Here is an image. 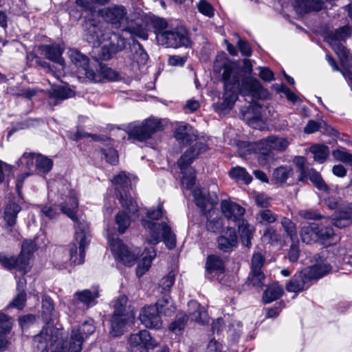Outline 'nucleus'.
<instances>
[{
	"mask_svg": "<svg viewBox=\"0 0 352 352\" xmlns=\"http://www.w3.org/2000/svg\"><path fill=\"white\" fill-rule=\"evenodd\" d=\"M58 206L60 210L74 223L75 243L70 248V260L75 265H80L84 263L85 248L89 243V224L76 215L78 208V200L77 193L72 189L71 185L67 183L58 185Z\"/></svg>",
	"mask_w": 352,
	"mask_h": 352,
	"instance_id": "nucleus-1",
	"label": "nucleus"
},
{
	"mask_svg": "<svg viewBox=\"0 0 352 352\" xmlns=\"http://www.w3.org/2000/svg\"><path fill=\"white\" fill-rule=\"evenodd\" d=\"M222 79L225 89L223 101L214 104L216 111L221 113H226L232 108L238 99L239 93L252 98L261 96L263 87L259 81L252 77H245L241 83V71L234 65L223 66Z\"/></svg>",
	"mask_w": 352,
	"mask_h": 352,
	"instance_id": "nucleus-2",
	"label": "nucleus"
},
{
	"mask_svg": "<svg viewBox=\"0 0 352 352\" xmlns=\"http://www.w3.org/2000/svg\"><path fill=\"white\" fill-rule=\"evenodd\" d=\"M65 336L63 329L48 325L43 327L41 332L36 335L33 343L41 352H80L83 340L78 336V331H72L69 342L64 340Z\"/></svg>",
	"mask_w": 352,
	"mask_h": 352,
	"instance_id": "nucleus-3",
	"label": "nucleus"
},
{
	"mask_svg": "<svg viewBox=\"0 0 352 352\" xmlns=\"http://www.w3.org/2000/svg\"><path fill=\"white\" fill-rule=\"evenodd\" d=\"M350 35L351 28L344 25L335 31L329 32L325 36L326 41L332 46L339 58L341 67L337 65L334 59L329 55H326V59L333 71L341 72L349 85V79L346 77L352 76V56L340 42L344 41Z\"/></svg>",
	"mask_w": 352,
	"mask_h": 352,
	"instance_id": "nucleus-4",
	"label": "nucleus"
},
{
	"mask_svg": "<svg viewBox=\"0 0 352 352\" xmlns=\"http://www.w3.org/2000/svg\"><path fill=\"white\" fill-rule=\"evenodd\" d=\"M289 144L287 138L271 135L258 141L254 144L246 142L239 144V154L240 156L245 157L248 154L250 153L251 150H258L259 151L258 162L261 165L265 166L274 159L272 150L283 152L286 150Z\"/></svg>",
	"mask_w": 352,
	"mask_h": 352,
	"instance_id": "nucleus-5",
	"label": "nucleus"
},
{
	"mask_svg": "<svg viewBox=\"0 0 352 352\" xmlns=\"http://www.w3.org/2000/svg\"><path fill=\"white\" fill-rule=\"evenodd\" d=\"M142 224L144 228L148 230V234L146 237V242L148 244L155 245L162 241L168 249L172 250L175 248V234L166 222L160 223L143 219Z\"/></svg>",
	"mask_w": 352,
	"mask_h": 352,
	"instance_id": "nucleus-6",
	"label": "nucleus"
},
{
	"mask_svg": "<svg viewBox=\"0 0 352 352\" xmlns=\"http://www.w3.org/2000/svg\"><path fill=\"white\" fill-rule=\"evenodd\" d=\"M208 148L207 145L203 142H196L190 146L179 158L177 162L183 177L182 178V184L186 189H190L195 182V173L193 170H189L186 172L188 166L196 159L201 153L205 152Z\"/></svg>",
	"mask_w": 352,
	"mask_h": 352,
	"instance_id": "nucleus-7",
	"label": "nucleus"
},
{
	"mask_svg": "<svg viewBox=\"0 0 352 352\" xmlns=\"http://www.w3.org/2000/svg\"><path fill=\"white\" fill-rule=\"evenodd\" d=\"M158 44L165 47L179 48L191 47L192 42L190 36V32L184 26H177L169 29L164 34H160L158 38Z\"/></svg>",
	"mask_w": 352,
	"mask_h": 352,
	"instance_id": "nucleus-8",
	"label": "nucleus"
},
{
	"mask_svg": "<svg viewBox=\"0 0 352 352\" xmlns=\"http://www.w3.org/2000/svg\"><path fill=\"white\" fill-rule=\"evenodd\" d=\"M163 129L161 120L155 118L144 120L141 124L131 123L127 126L129 135L140 142L146 140L151 136Z\"/></svg>",
	"mask_w": 352,
	"mask_h": 352,
	"instance_id": "nucleus-9",
	"label": "nucleus"
},
{
	"mask_svg": "<svg viewBox=\"0 0 352 352\" xmlns=\"http://www.w3.org/2000/svg\"><path fill=\"white\" fill-rule=\"evenodd\" d=\"M120 203L124 210L117 214L116 223L118 226L120 234H123L130 226L131 221H135L139 217L137 203L131 197L125 195V198L120 194Z\"/></svg>",
	"mask_w": 352,
	"mask_h": 352,
	"instance_id": "nucleus-10",
	"label": "nucleus"
},
{
	"mask_svg": "<svg viewBox=\"0 0 352 352\" xmlns=\"http://www.w3.org/2000/svg\"><path fill=\"white\" fill-rule=\"evenodd\" d=\"M108 241L115 258L125 265H133L139 254L137 249H132L124 245L118 238L109 236Z\"/></svg>",
	"mask_w": 352,
	"mask_h": 352,
	"instance_id": "nucleus-11",
	"label": "nucleus"
},
{
	"mask_svg": "<svg viewBox=\"0 0 352 352\" xmlns=\"http://www.w3.org/2000/svg\"><path fill=\"white\" fill-rule=\"evenodd\" d=\"M100 16L113 28H121L129 19L126 8L122 5L114 4L99 11Z\"/></svg>",
	"mask_w": 352,
	"mask_h": 352,
	"instance_id": "nucleus-12",
	"label": "nucleus"
},
{
	"mask_svg": "<svg viewBox=\"0 0 352 352\" xmlns=\"http://www.w3.org/2000/svg\"><path fill=\"white\" fill-rule=\"evenodd\" d=\"M313 261L314 263L305 270L311 281L321 278L332 270L330 259L326 256L325 252L314 255Z\"/></svg>",
	"mask_w": 352,
	"mask_h": 352,
	"instance_id": "nucleus-13",
	"label": "nucleus"
},
{
	"mask_svg": "<svg viewBox=\"0 0 352 352\" xmlns=\"http://www.w3.org/2000/svg\"><path fill=\"white\" fill-rule=\"evenodd\" d=\"M305 160L303 157H297L295 159V163L300 174L299 180L304 182L309 177L310 181L319 190L328 192L329 188L322 178L320 174L313 168L308 170L305 166Z\"/></svg>",
	"mask_w": 352,
	"mask_h": 352,
	"instance_id": "nucleus-14",
	"label": "nucleus"
},
{
	"mask_svg": "<svg viewBox=\"0 0 352 352\" xmlns=\"http://www.w3.org/2000/svg\"><path fill=\"white\" fill-rule=\"evenodd\" d=\"M86 78L94 82L106 81H117L120 79V74L115 70L102 63L98 64L95 69L86 72Z\"/></svg>",
	"mask_w": 352,
	"mask_h": 352,
	"instance_id": "nucleus-15",
	"label": "nucleus"
},
{
	"mask_svg": "<svg viewBox=\"0 0 352 352\" xmlns=\"http://www.w3.org/2000/svg\"><path fill=\"white\" fill-rule=\"evenodd\" d=\"M130 346L135 350L148 351L157 346V342L151 337L147 330H141L137 333H131L128 338Z\"/></svg>",
	"mask_w": 352,
	"mask_h": 352,
	"instance_id": "nucleus-16",
	"label": "nucleus"
},
{
	"mask_svg": "<svg viewBox=\"0 0 352 352\" xmlns=\"http://www.w3.org/2000/svg\"><path fill=\"white\" fill-rule=\"evenodd\" d=\"M134 316L132 314H112L110 318V334L113 337L123 335L131 323L133 322Z\"/></svg>",
	"mask_w": 352,
	"mask_h": 352,
	"instance_id": "nucleus-17",
	"label": "nucleus"
},
{
	"mask_svg": "<svg viewBox=\"0 0 352 352\" xmlns=\"http://www.w3.org/2000/svg\"><path fill=\"white\" fill-rule=\"evenodd\" d=\"M139 319L146 328L159 329L162 326V320L155 306L149 305L142 308Z\"/></svg>",
	"mask_w": 352,
	"mask_h": 352,
	"instance_id": "nucleus-18",
	"label": "nucleus"
},
{
	"mask_svg": "<svg viewBox=\"0 0 352 352\" xmlns=\"http://www.w3.org/2000/svg\"><path fill=\"white\" fill-rule=\"evenodd\" d=\"M261 109L262 107L257 103H252L247 107H243L241 109L242 119L250 126L259 129L263 124Z\"/></svg>",
	"mask_w": 352,
	"mask_h": 352,
	"instance_id": "nucleus-19",
	"label": "nucleus"
},
{
	"mask_svg": "<svg viewBox=\"0 0 352 352\" xmlns=\"http://www.w3.org/2000/svg\"><path fill=\"white\" fill-rule=\"evenodd\" d=\"M100 23L88 20L85 23V39L94 47L99 45L104 40Z\"/></svg>",
	"mask_w": 352,
	"mask_h": 352,
	"instance_id": "nucleus-20",
	"label": "nucleus"
},
{
	"mask_svg": "<svg viewBox=\"0 0 352 352\" xmlns=\"http://www.w3.org/2000/svg\"><path fill=\"white\" fill-rule=\"evenodd\" d=\"M331 223L339 228L349 226L352 223V203H345L339 206Z\"/></svg>",
	"mask_w": 352,
	"mask_h": 352,
	"instance_id": "nucleus-21",
	"label": "nucleus"
},
{
	"mask_svg": "<svg viewBox=\"0 0 352 352\" xmlns=\"http://www.w3.org/2000/svg\"><path fill=\"white\" fill-rule=\"evenodd\" d=\"M98 288L95 287L91 289L78 291L74 294L72 304H82L87 309L94 307L97 304V298L99 297Z\"/></svg>",
	"mask_w": 352,
	"mask_h": 352,
	"instance_id": "nucleus-22",
	"label": "nucleus"
},
{
	"mask_svg": "<svg viewBox=\"0 0 352 352\" xmlns=\"http://www.w3.org/2000/svg\"><path fill=\"white\" fill-rule=\"evenodd\" d=\"M221 209L224 216L230 221L236 222L241 221L245 213V209L231 201L223 200L221 202Z\"/></svg>",
	"mask_w": 352,
	"mask_h": 352,
	"instance_id": "nucleus-23",
	"label": "nucleus"
},
{
	"mask_svg": "<svg viewBox=\"0 0 352 352\" xmlns=\"http://www.w3.org/2000/svg\"><path fill=\"white\" fill-rule=\"evenodd\" d=\"M311 284V280L304 270L294 274L286 284L285 288L289 292L298 293L308 289Z\"/></svg>",
	"mask_w": 352,
	"mask_h": 352,
	"instance_id": "nucleus-24",
	"label": "nucleus"
},
{
	"mask_svg": "<svg viewBox=\"0 0 352 352\" xmlns=\"http://www.w3.org/2000/svg\"><path fill=\"white\" fill-rule=\"evenodd\" d=\"M25 261V259L23 260L19 255L18 257H15L0 254V263L5 268L16 269L23 274H25L30 270Z\"/></svg>",
	"mask_w": 352,
	"mask_h": 352,
	"instance_id": "nucleus-25",
	"label": "nucleus"
},
{
	"mask_svg": "<svg viewBox=\"0 0 352 352\" xmlns=\"http://www.w3.org/2000/svg\"><path fill=\"white\" fill-rule=\"evenodd\" d=\"M174 138L182 144L187 145L195 140L197 135L192 127L188 124L178 126L174 132Z\"/></svg>",
	"mask_w": 352,
	"mask_h": 352,
	"instance_id": "nucleus-26",
	"label": "nucleus"
},
{
	"mask_svg": "<svg viewBox=\"0 0 352 352\" xmlns=\"http://www.w3.org/2000/svg\"><path fill=\"white\" fill-rule=\"evenodd\" d=\"M41 49L47 59L63 66L65 61L62 58V54L63 52L64 47L61 45H42Z\"/></svg>",
	"mask_w": 352,
	"mask_h": 352,
	"instance_id": "nucleus-27",
	"label": "nucleus"
},
{
	"mask_svg": "<svg viewBox=\"0 0 352 352\" xmlns=\"http://www.w3.org/2000/svg\"><path fill=\"white\" fill-rule=\"evenodd\" d=\"M68 55L71 61L78 68L79 73L86 76V72L92 68L89 65L88 57L75 49H70Z\"/></svg>",
	"mask_w": 352,
	"mask_h": 352,
	"instance_id": "nucleus-28",
	"label": "nucleus"
},
{
	"mask_svg": "<svg viewBox=\"0 0 352 352\" xmlns=\"http://www.w3.org/2000/svg\"><path fill=\"white\" fill-rule=\"evenodd\" d=\"M218 247L223 252L231 251L237 243V235L234 229L228 228L225 235L218 238Z\"/></svg>",
	"mask_w": 352,
	"mask_h": 352,
	"instance_id": "nucleus-29",
	"label": "nucleus"
},
{
	"mask_svg": "<svg viewBox=\"0 0 352 352\" xmlns=\"http://www.w3.org/2000/svg\"><path fill=\"white\" fill-rule=\"evenodd\" d=\"M155 256L156 251L153 246L144 249L142 253V259L136 270L138 276H142L148 270Z\"/></svg>",
	"mask_w": 352,
	"mask_h": 352,
	"instance_id": "nucleus-30",
	"label": "nucleus"
},
{
	"mask_svg": "<svg viewBox=\"0 0 352 352\" xmlns=\"http://www.w3.org/2000/svg\"><path fill=\"white\" fill-rule=\"evenodd\" d=\"M54 314H55L54 304L52 299L47 295H43L42 296L41 316H42L43 320L46 322V325L44 326L43 327H45L48 325L54 326L50 322L53 320Z\"/></svg>",
	"mask_w": 352,
	"mask_h": 352,
	"instance_id": "nucleus-31",
	"label": "nucleus"
},
{
	"mask_svg": "<svg viewBox=\"0 0 352 352\" xmlns=\"http://www.w3.org/2000/svg\"><path fill=\"white\" fill-rule=\"evenodd\" d=\"M318 223H311L305 225L300 230V237L303 243L312 244L318 241V235H317Z\"/></svg>",
	"mask_w": 352,
	"mask_h": 352,
	"instance_id": "nucleus-32",
	"label": "nucleus"
},
{
	"mask_svg": "<svg viewBox=\"0 0 352 352\" xmlns=\"http://www.w3.org/2000/svg\"><path fill=\"white\" fill-rule=\"evenodd\" d=\"M112 183L116 186V190L118 191L117 197L119 199L120 198V194H122L124 198L126 195L128 197H131L126 193V190H128L129 186L131 185V181L124 173L122 172L115 176L112 179Z\"/></svg>",
	"mask_w": 352,
	"mask_h": 352,
	"instance_id": "nucleus-33",
	"label": "nucleus"
},
{
	"mask_svg": "<svg viewBox=\"0 0 352 352\" xmlns=\"http://www.w3.org/2000/svg\"><path fill=\"white\" fill-rule=\"evenodd\" d=\"M74 95L71 89L62 86H54L49 92L50 99L54 100V104H56L58 101L72 98Z\"/></svg>",
	"mask_w": 352,
	"mask_h": 352,
	"instance_id": "nucleus-34",
	"label": "nucleus"
},
{
	"mask_svg": "<svg viewBox=\"0 0 352 352\" xmlns=\"http://www.w3.org/2000/svg\"><path fill=\"white\" fill-rule=\"evenodd\" d=\"M206 269L208 274L223 273L224 271V262L222 258L217 255H209L206 259Z\"/></svg>",
	"mask_w": 352,
	"mask_h": 352,
	"instance_id": "nucleus-35",
	"label": "nucleus"
},
{
	"mask_svg": "<svg viewBox=\"0 0 352 352\" xmlns=\"http://www.w3.org/2000/svg\"><path fill=\"white\" fill-rule=\"evenodd\" d=\"M238 230L243 244L246 247H250L253 232H254V227L242 219L239 223Z\"/></svg>",
	"mask_w": 352,
	"mask_h": 352,
	"instance_id": "nucleus-36",
	"label": "nucleus"
},
{
	"mask_svg": "<svg viewBox=\"0 0 352 352\" xmlns=\"http://www.w3.org/2000/svg\"><path fill=\"white\" fill-rule=\"evenodd\" d=\"M20 210V206L16 203L10 202L6 206L3 218L7 226L12 227L15 224L17 214Z\"/></svg>",
	"mask_w": 352,
	"mask_h": 352,
	"instance_id": "nucleus-37",
	"label": "nucleus"
},
{
	"mask_svg": "<svg viewBox=\"0 0 352 352\" xmlns=\"http://www.w3.org/2000/svg\"><path fill=\"white\" fill-rule=\"evenodd\" d=\"M154 306L157 308L159 313L166 316H171L176 310V307L173 305L171 298L168 295L159 299Z\"/></svg>",
	"mask_w": 352,
	"mask_h": 352,
	"instance_id": "nucleus-38",
	"label": "nucleus"
},
{
	"mask_svg": "<svg viewBox=\"0 0 352 352\" xmlns=\"http://www.w3.org/2000/svg\"><path fill=\"white\" fill-rule=\"evenodd\" d=\"M123 33H126L127 35L129 34V38L133 40V43L137 42L133 39L134 36H137L142 40H147L148 36L146 29L142 24H135V25H129L123 28Z\"/></svg>",
	"mask_w": 352,
	"mask_h": 352,
	"instance_id": "nucleus-39",
	"label": "nucleus"
},
{
	"mask_svg": "<svg viewBox=\"0 0 352 352\" xmlns=\"http://www.w3.org/2000/svg\"><path fill=\"white\" fill-rule=\"evenodd\" d=\"M283 287L277 283L268 286L263 293V300L265 303H270L282 296Z\"/></svg>",
	"mask_w": 352,
	"mask_h": 352,
	"instance_id": "nucleus-40",
	"label": "nucleus"
},
{
	"mask_svg": "<svg viewBox=\"0 0 352 352\" xmlns=\"http://www.w3.org/2000/svg\"><path fill=\"white\" fill-rule=\"evenodd\" d=\"M188 307L195 309L190 312L191 319L199 323H204L206 320L207 313L204 307H201L199 303L195 300H191L188 303Z\"/></svg>",
	"mask_w": 352,
	"mask_h": 352,
	"instance_id": "nucleus-41",
	"label": "nucleus"
},
{
	"mask_svg": "<svg viewBox=\"0 0 352 352\" xmlns=\"http://www.w3.org/2000/svg\"><path fill=\"white\" fill-rule=\"evenodd\" d=\"M132 51H134L133 54V61L136 63L139 67L144 65L148 59V56L144 50L143 46L139 42L134 43Z\"/></svg>",
	"mask_w": 352,
	"mask_h": 352,
	"instance_id": "nucleus-42",
	"label": "nucleus"
},
{
	"mask_svg": "<svg viewBox=\"0 0 352 352\" xmlns=\"http://www.w3.org/2000/svg\"><path fill=\"white\" fill-rule=\"evenodd\" d=\"M331 224V223L330 224L318 223L317 235H318V241L324 243L333 237L335 233Z\"/></svg>",
	"mask_w": 352,
	"mask_h": 352,
	"instance_id": "nucleus-43",
	"label": "nucleus"
},
{
	"mask_svg": "<svg viewBox=\"0 0 352 352\" xmlns=\"http://www.w3.org/2000/svg\"><path fill=\"white\" fill-rule=\"evenodd\" d=\"M315 161L323 163L329 154V148L324 144H314L310 148Z\"/></svg>",
	"mask_w": 352,
	"mask_h": 352,
	"instance_id": "nucleus-44",
	"label": "nucleus"
},
{
	"mask_svg": "<svg viewBox=\"0 0 352 352\" xmlns=\"http://www.w3.org/2000/svg\"><path fill=\"white\" fill-rule=\"evenodd\" d=\"M230 176L238 181H242L245 184H249L252 180V176L247 172L245 168L241 166H236L230 170Z\"/></svg>",
	"mask_w": 352,
	"mask_h": 352,
	"instance_id": "nucleus-45",
	"label": "nucleus"
},
{
	"mask_svg": "<svg viewBox=\"0 0 352 352\" xmlns=\"http://www.w3.org/2000/svg\"><path fill=\"white\" fill-rule=\"evenodd\" d=\"M36 250V244L34 241L31 240H25L23 242L21 245V251L19 254L21 258L25 259L26 263L29 268L30 267V260L33 253Z\"/></svg>",
	"mask_w": 352,
	"mask_h": 352,
	"instance_id": "nucleus-46",
	"label": "nucleus"
},
{
	"mask_svg": "<svg viewBox=\"0 0 352 352\" xmlns=\"http://www.w3.org/2000/svg\"><path fill=\"white\" fill-rule=\"evenodd\" d=\"M53 164V161L50 158L41 154L37 155L35 168L39 173H49L52 170Z\"/></svg>",
	"mask_w": 352,
	"mask_h": 352,
	"instance_id": "nucleus-47",
	"label": "nucleus"
},
{
	"mask_svg": "<svg viewBox=\"0 0 352 352\" xmlns=\"http://www.w3.org/2000/svg\"><path fill=\"white\" fill-rule=\"evenodd\" d=\"M265 276L263 270H250L248 283L255 287H261L264 285Z\"/></svg>",
	"mask_w": 352,
	"mask_h": 352,
	"instance_id": "nucleus-48",
	"label": "nucleus"
},
{
	"mask_svg": "<svg viewBox=\"0 0 352 352\" xmlns=\"http://www.w3.org/2000/svg\"><path fill=\"white\" fill-rule=\"evenodd\" d=\"M96 330L92 319L85 321L77 329H74L72 331H78V336L82 338V340L91 335Z\"/></svg>",
	"mask_w": 352,
	"mask_h": 352,
	"instance_id": "nucleus-49",
	"label": "nucleus"
},
{
	"mask_svg": "<svg viewBox=\"0 0 352 352\" xmlns=\"http://www.w3.org/2000/svg\"><path fill=\"white\" fill-rule=\"evenodd\" d=\"M95 54H97L96 58L99 60H108L112 58L113 54L116 52H114V49L111 44H104L101 46L100 48H96L94 52Z\"/></svg>",
	"mask_w": 352,
	"mask_h": 352,
	"instance_id": "nucleus-50",
	"label": "nucleus"
},
{
	"mask_svg": "<svg viewBox=\"0 0 352 352\" xmlns=\"http://www.w3.org/2000/svg\"><path fill=\"white\" fill-rule=\"evenodd\" d=\"M38 153H25L19 160V166L31 170L36 166Z\"/></svg>",
	"mask_w": 352,
	"mask_h": 352,
	"instance_id": "nucleus-51",
	"label": "nucleus"
},
{
	"mask_svg": "<svg viewBox=\"0 0 352 352\" xmlns=\"http://www.w3.org/2000/svg\"><path fill=\"white\" fill-rule=\"evenodd\" d=\"M13 176L12 167L0 160V184H4L5 186L8 187Z\"/></svg>",
	"mask_w": 352,
	"mask_h": 352,
	"instance_id": "nucleus-52",
	"label": "nucleus"
},
{
	"mask_svg": "<svg viewBox=\"0 0 352 352\" xmlns=\"http://www.w3.org/2000/svg\"><path fill=\"white\" fill-rule=\"evenodd\" d=\"M188 321V316L186 314H179L176 316L175 320L169 325V330L173 333H180L186 327Z\"/></svg>",
	"mask_w": 352,
	"mask_h": 352,
	"instance_id": "nucleus-53",
	"label": "nucleus"
},
{
	"mask_svg": "<svg viewBox=\"0 0 352 352\" xmlns=\"http://www.w3.org/2000/svg\"><path fill=\"white\" fill-rule=\"evenodd\" d=\"M280 223L284 228L285 232L290 237L292 241L294 242L297 240L296 227L295 223L288 218L283 217Z\"/></svg>",
	"mask_w": 352,
	"mask_h": 352,
	"instance_id": "nucleus-54",
	"label": "nucleus"
},
{
	"mask_svg": "<svg viewBox=\"0 0 352 352\" xmlns=\"http://www.w3.org/2000/svg\"><path fill=\"white\" fill-rule=\"evenodd\" d=\"M192 195L195 199L196 205L202 210L204 211L207 209L209 204L208 198L206 195L203 193L201 189L195 188L192 191Z\"/></svg>",
	"mask_w": 352,
	"mask_h": 352,
	"instance_id": "nucleus-55",
	"label": "nucleus"
},
{
	"mask_svg": "<svg viewBox=\"0 0 352 352\" xmlns=\"http://www.w3.org/2000/svg\"><path fill=\"white\" fill-rule=\"evenodd\" d=\"M114 38L116 39V43L114 41L113 43H109L113 46L114 52L117 53L125 49L129 37H127L126 33H123V29L122 30L121 34H115Z\"/></svg>",
	"mask_w": 352,
	"mask_h": 352,
	"instance_id": "nucleus-56",
	"label": "nucleus"
},
{
	"mask_svg": "<svg viewBox=\"0 0 352 352\" xmlns=\"http://www.w3.org/2000/svg\"><path fill=\"white\" fill-rule=\"evenodd\" d=\"M128 301V298L125 295H120L118 297L115 301L113 302V314H130L126 311V305Z\"/></svg>",
	"mask_w": 352,
	"mask_h": 352,
	"instance_id": "nucleus-57",
	"label": "nucleus"
},
{
	"mask_svg": "<svg viewBox=\"0 0 352 352\" xmlns=\"http://www.w3.org/2000/svg\"><path fill=\"white\" fill-rule=\"evenodd\" d=\"M332 155L336 160L352 166V154L344 148L333 151Z\"/></svg>",
	"mask_w": 352,
	"mask_h": 352,
	"instance_id": "nucleus-58",
	"label": "nucleus"
},
{
	"mask_svg": "<svg viewBox=\"0 0 352 352\" xmlns=\"http://www.w3.org/2000/svg\"><path fill=\"white\" fill-rule=\"evenodd\" d=\"M292 173V168L288 166L277 168L273 173L274 178L278 183H284Z\"/></svg>",
	"mask_w": 352,
	"mask_h": 352,
	"instance_id": "nucleus-59",
	"label": "nucleus"
},
{
	"mask_svg": "<svg viewBox=\"0 0 352 352\" xmlns=\"http://www.w3.org/2000/svg\"><path fill=\"white\" fill-rule=\"evenodd\" d=\"M265 262V256L262 251L254 252L251 259L250 270H262Z\"/></svg>",
	"mask_w": 352,
	"mask_h": 352,
	"instance_id": "nucleus-60",
	"label": "nucleus"
},
{
	"mask_svg": "<svg viewBox=\"0 0 352 352\" xmlns=\"http://www.w3.org/2000/svg\"><path fill=\"white\" fill-rule=\"evenodd\" d=\"M153 27L157 42L158 43L159 35L160 34L166 33L168 31V23L166 20L161 18H155L153 20Z\"/></svg>",
	"mask_w": 352,
	"mask_h": 352,
	"instance_id": "nucleus-61",
	"label": "nucleus"
},
{
	"mask_svg": "<svg viewBox=\"0 0 352 352\" xmlns=\"http://www.w3.org/2000/svg\"><path fill=\"white\" fill-rule=\"evenodd\" d=\"M280 239L279 234L276 230L272 227H267L262 236V240L263 242L274 245Z\"/></svg>",
	"mask_w": 352,
	"mask_h": 352,
	"instance_id": "nucleus-62",
	"label": "nucleus"
},
{
	"mask_svg": "<svg viewBox=\"0 0 352 352\" xmlns=\"http://www.w3.org/2000/svg\"><path fill=\"white\" fill-rule=\"evenodd\" d=\"M101 155L106 161L112 165H116L118 162V155L116 150L111 147L102 148Z\"/></svg>",
	"mask_w": 352,
	"mask_h": 352,
	"instance_id": "nucleus-63",
	"label": "nucleus"
},
{
	"mask_svg": "<svg viewBox=\"0 0 352 352\" xmlns=\"http://www.w3.org/2000/svg\"><path fill=\"white\" fill-rule=\"evenodd\" d=\"M175 280V274L170 271L166 276L163 277L160 283V287L162 288V292H166L170 290L173 285Z\"/></svg>",
	"mask_w": 352,
	"mask_h": 352,
	"instance_id": "nucleus-64",
	"label": "nucleus"
}]
</instances>
